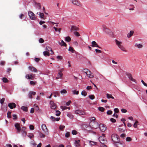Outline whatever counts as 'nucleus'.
Wrapping results in <instances>:
<instances>
[{
	"mask_svg": "<svg viewBox=\"0 0 147 147\" xmlns=\"http://www.w3.org/2000/svg\"><path fill=\"white\" fill-rule=\"evenodd\" d=\"M115 42L116 45H117L119 49H120L122 51L125 52L127 51L125 47L121 45V44H122V42L119 41L116 39H115Z\"/></svg>",
	"mask_w": 147,
	"mask_h": 147,
	"instance_id": "nucleus-1",
	"label": "nucleus"
},
{
	"mask_svg": "<svg viewBox=\"0 0 147 147\" xmlns=\"http://www.w3.org/2000/svg\"><path fill=\"white\" fill-rule=\"evenodd\" d=\"M111 138L112 141L115 143L116 142L119 141L120 138L119 136L116 134H113L111 136Z\"/></svg>",
	"mask_w": 147,
	"mask_h": 147,
	"instance_id": "nucleus-2",
	"label": "nucleus"
},
{
	"mask_svg": "<svg viewBox=\"0 0 147 147\" xmlns=\"http://www.w3.org/2000/svg\"><path fill=\"white\" fill-rule=\"evenodd\" d=\"M104 134H103L102 136H100L98 138V140L100 143L103 144H105L107 143V141L105 139V138L104 136Z\"/></svg>",
	"mask_w": 147,
	"mask_h": 147,
	"instance_id": "nucleus-3",
	"label": "nucleus"
},
{
	"mask_svg": "<svg viewBox=\"0 0 147 147\" xmlns=\"http://www.w3.org/2000/svg\"><path fill=\"white\" fill-rule=\"evenodd\" d=\"M28 15L30 18L31 20H34L36 19L35 15L32 11H28Z\"/></svg>",
	"mask_w": 147,
	"mask_h": 147,
	"instance_id": "nucleus-4",
	"label": "nucleus"
},
{
	"mask_svg": "<svg viewBox=\"0 0 147 147\" xmlns=\"http://www.w3.org/2000/svg\"><path fill=\"white\" fill-rule=\"evenodd\" d=\"M90 125L92 127L95 129L98 128L99 125L98 123L96 121L90 122Z\"/></svg>",
	"mask_w": 147,
	"mask_h": 147,
	"instance_id": "nucleus-5",
	"label": "nucleus"
},
{
	"mask_svg": "<svg viewBox=\"0 0 147 147\" xmlns=\"http://www.w3.org/2000/svg\"><path fill=\"white\" fill-rule=\"evenodd\" d=\"M126 75L130 80L134 82L136 84L137 83L136 80L133 78L132 75L131 74L129 73H126Z\"/></svg>",
	"mask_w": 147,
	"mask_h": 147,
	"instance_id": "nucleus-6",
	"label": "nucleus"
},
{
	"mask_svg": "<svg viewBox=\"0 0 147 147\" xmlns=\"http://www.w3.org/2000/svg\"><path fill=\"white\" fill-rule=\"evenodd\" d=\"M42 130L46 134L48 135L49 134L48 130L45 124H43L42 125Z\"/></svg>",
	"mask_w": 147,
	"mask_h": 147,
	"instance_id": "nucleus-7",
	"label": "nucleus"
},
{
	"mask_svg": "<svg viewBox=\"0 0 147 147\" xmlns=\"http://www.w3.org/2000/svg\"><path fill=\"white\" fill-rule=\"evenodd\" d=\"M98 127L99 128L100 130L102 132L105 131L107 129L106 127L102 124H99Z\"/></svg>",
	"mask_w": 147,
	"mask_h": 147,
	"instance_id": "nucleus-8",
	"label": "nucleus"
},
{
	"mask_svg": "<svg viewBox=\"0 0 147 147\" xmlns=\"http://www.w3.org/2000/svg\"><path fill=\"white\" fill-rule=\"evenodd\" d=\"M50 105L51 108L53 109H55L56 108L55 104L52 100L50 101Z\"/></svg>",
	"mask_w": 147,
	"mask_h": 147,
	"instance_id": "nucleus-9",
	"label": "nucleus"
},
{
	"mask_svg": "<svg viewBox=\"0 0 147 147\" xmlns=\"http://www.w3.org/2000/svg\"><path fill=\"white\" fill-rule=\"evenodd\" d=\"M114 145L117 147H124L123 144V143L118 141V142H116L114 143Z\"/></svg>",
	"mask_w": 147,
	"mask_h": 147,
	"instance_id": "nucleus-10",
	"label": "nucleus"
},
{
	"mask_svg": "<svg viewBox=\"0 0 147 147\" xmlns=\"http://www.w3.org/2000/svg\"><path fill=\"white\" fill-rule=\"evenodd\" d=\"M71 1L74 5L78 6H80L81 5L80 1L78 0H71Z\"/></svg>",
	"mask_w": 147,
	"mask_h": 147,
	"instance_id": "nucleus-11",
	"label": "nucleus"
},
{
	"mask_svg": "<svg viewBox=\"0 0 147 147\" xmlns=\"http://www.w3.org/2000/svg\"><path fill=\"white\" fill-rule=\"evenodd\" d=\"M15 127L16 128L18 131V133H20L21 130L20 124L18 123H16L15 124Z\"/></svg>",
	"mask_w": 147,
	"mask_h": 147,
	"instance_id": "nucleus-12",
	"label": "nucleus"
},
{
	"mask_svg": "<svg viewBox=\"0 0 147 147\" xmlns=\"http://www.w3.org/2000/svg\"><path fill=\"white\" fill-rule=\"evenodd\" d=\"M75 113L76 114H78L80 115L86 114V113L84 112V111H75Z\"/></svg>",
	"mask_w": 147,
	"mask_h": 147,
	"instance_id": "nucleus-13",
	"label": "nucleus"
},
{
	"mask_svg": "<svg viewBox=\"0 0 147 147\" xmlns=\"http://www.w3.org/2000/svg\"><path fill=\"white\" fill-rule=\"evenodd\" d=\"M79 29L76 26H71L70 30L71 32H75L78 31Z\"/></svg>",
	"mask_w": 147,
	"mask_h": 147,
	"instance_id": "nucleus-14",
	"label": "nucleus"
},
{
	"mask_svg": "<svg viewBox=\"0 0 147 147\" xmlns=\"http://www.w3.org/2000/svg\"><path fill=\"white\" fill-rule=\"evenodd\" d=\"M8 106L11 109L16 107V105L14 103H10L8 104Z\"/></svg>",
	"mask_w": 147,
	"mask_h": 147,
	"instance_id": "nucleus-15",
	"label": "nucleus"
},
{
	"mask_svg": "<svg viewBox=\"0 0 147 147\" xmlns=\"http://www.w3.org/2000/svg\"><path fill=\"white\" fill-rule=\"evenodd\" d=\"M29 70H30L31 71H34V72H36L37 71V69L32 66H29L28 67Z\"/></svg>",
	"mask_w": 147,
	"mask_h": 147,
	"instance_id": "nucleus-16",
	"label": "nucleus"
},
{
	"mask_svg": "<svg viewBox=\"0 0 147 147\" xmlns=\"http://www.w3.org/2000/svg\"><path fill=\"white\" fill-rule=\"evenodd\" d=\"M91 46L92 47H97L100 48V47L98 46L96 42L94 41L92 42Z\"/></svg>",
	"mask_w": 147,
	"mask_h": 147,
	"instance_id": "nucleus-17",
	"label": "nucleus"
},
{
	"mask_svg": "<svg viewBox=\"0 0 147 147\" xmlns=\"http://www.w3.org/2000/svg\"><path fill=\"white\" fill-rule=\"evenodd\" d=\"M36 92H34L30 91L28 93V96L29 98L31 99L32 98V95H34L36 94Z\"/></svg>",
	"mask_w": 147,
	"mask_h": 147,
	"instance_id": "nucleus-18",
	"label": "nucleus"
},
{
	"mask_svg": "<svg viewBox=\"0 0 147 147\" xmlns=\"http://www.w3.org/2000/svg\"><path fill=\"white\" fill-rule=\"evenodd\" d=\"M102 28L104 31L107 33H109L110 31L104 25L102 26Z\"/></svg>",
	"mask_w": 147,
	"mask_h": 147,
	"instance_id": "nucleus-19",
	"label": "nucleus"
},
{
	"mask_svg": "<svg viewBox=\"0 0 147 147\" xmlns=\"http://www.w3.org/2000/svg\"><path fill=\"white\" fill-rule=\"evenodd\" d=\"M87 71L86 72H85L86 74H87V76L89 78H92L93 77V75L91 74H88V73H90L91 72L90 71L88 70H87Z\"/></svg>",
	"mask_w": 147,
	"mask_h": 147,
	"instance_id": "nucleus-20",
	"label": "nucleus"
},
{
	"mask_svg": "<svg viewBox=\"0 0 147 147\" xmlns=\"http://www.w3.org/2000/svg\"><path fill=\"white\" fill-rule=\"evenodd\" d=\"M59 44L61 46H66V44L63 41V40H61V42H59Z\"/></svg>",
	"mask_w": 147,
	"mask_h": 147,
	"instance_id": "nucleus-21",
	"label": "nucleus"
},
{
	"mask_svg": "<svg viewBox=\"0 0 147 147\" xmlns=\"http://www.w3.org/2000/svg\"><path fill=\"white\" fill-rule=\"evenodd\" d=\"M62 109V110H66V109H70V108L68 107H67L66 106H61L60 107Z\"/></svg>",
	"mask_w": 147,
	"mask_h": 147,
	"instance_id": "nucleus-22",
	"label": "nucleus"
},
{
	"mask_svg": "<svg viewBox=\"0 0 147 147\" xmlns=\"http://www.w3.org/2000/svg\"><path fill=\"white\" fill-rule=\"evenodd\" d=\"M46 49L47 51H51V54H52L53 53V51L51 48L47 46L46 47Z\"/></svg>",
	"mask_w": 147,
	"mask_h": 147,
	"instance_id": "nucleus-23",
	"label": "nucleus"
},
{
	"mask_svg": "<svg viewBox=\"0 0 147 147\" xmlns=\"http://www.w3.org/2000/svg\"><path fill=\"white\" fill-rule=\"evenodd\" d=\"M135 46L139 49L143 47L142 45L140 44L136 43L135 44Z\"/></svg>",
	"mask_w": 147,
	"mask_h": 147,
	"instance_id": "nucleus-24",
	"label": "nucleus"
},
{
	"mask_svg": "<svg viewBox=\"0 0 147 147\" xmlns=\"http://www.w3.org/2000/svg\"><path fill=\"white\" fill-rule=\"evenodd\" d=\"M134 33V31H130L129 33H128L127 35V37L128 38L130 37L131 36L133 35Z\"/></svg>",
	"mask_w": 147,
	"mask_h": 147,
	"instance_id": "nucleus-25",
	"label": "nucleus"
},
{
	"mask_svg": "<svg viewBox=\"0 0 147 147\" xmlns=\"http://www.w3.org/2000/svg\"><path fill=\"white\" fill-rule=\"evenodd\" d=\"M26 77L28 79H31L32 78V76L31 75L27 74L26 75Z\"/></svg>",
	"mask_w": 147,
	"mask_h": 147,
	"instance_id": "nucleus-26",
	"label": "nucleus"
},
{
	"mask_svg": "<svg viewBox=\"0 0 147 147\" xmlns=\"http://www.w3.org/2000/svg\"><path fill=\"white\" fill-rule=\"evenodd\" d=\"M51 119H52L53 121H55V119L56 121H58L59 120L60 118L59 117V118H56L55 119V118L54 117H53L51 116Z\"/></svg>",
	"mask_w": 147,
	"mask_h": 147,
	"instance_id": "nucleus-27",
	"label": "nucleus"
},
{
	"mask_svg": "<svg viewBox=\"0 0 147 147\" xmlns=\"http://www.w3.org/2000/svg\"><path fill=\"white\" fill-rule=\"evenodd\" d=\"M63 76L62 74H61L60 73H58L57 76L56 77V79H59L61 78Z\"/></svg>",
	"mask_w": 147,
	"mask_h": 147,
	"instance_id": "nucleus-28",
	"label": "nucleus"
},
{
	"mask_svg": "<svg viewBox=\"0 0 147 147\" xmlns=\"http://www.w3.org/2000/svg\"><path fill=\"white\" fill-rule=\"evenodd\" d=\"M43 54L45 56H49L50 55L49 53L47 51H45L43 52Z\"/></svg>",
	"mask_w": 147,
	"mask_h": 147,
	"instance_id": "nucleus-29",
	"label": "nucleus"
},
{
	"mask_svg": "<svg viewBox=\"0 0 147 147\" xmlns=\"http://www.w3.org/2000/svg\"><path fill=\"white\" fill-rule=\"evenodd\" d=\"M80 141L79 140L75 141V144L76 146L78 147L80 146Z\"/></svg>",
	"mask_w": 147,
	"mask_h": 147,
	"instance_id": "nucleus-30",
	"label": "nucleus"
},
{
	"mask_svg": "<svg viewBox=\"0 0 147 147\" xmlns=\"http://www.w3.org/2000/svg\"><path fill=\"white\" fill-rule=\"evenodd\" d=\"M106 95L107 98L108 99L110 98H111L112 99L114 98V97L111 94H109L107 93Z\"/></svg>",
	"mask_w": 147,
	"mask_h": 147,
	"instance_id": "nucleus-31",
	"label": "nucleus"
},
{
	"mask_svg": "<svg viewBox=\"0 0 147 147\" xmlns=\"http://www.w3.org/2000/svg\"><path fill=\"white\" fill-rule=\"evenodd\" d=\"M81 94L82 95L85 96L87 95V92L85 90H83L81 92Z\"/></svg>",
	"mask_w": 147,
	"mask_h": 147,
	"instance_id": "nucleus-32",
	"label": "nucleus"
},
{
	"mask_svg": "<svg viewBox=\"0 0 147 147\" xmlns=\"http://www.w3.org/2000/svg\"><path fill=\"white\" fill-rule=\"evenodd\" d=\"M74 34L75 36L77 37H78L80 36L79 33L77 31L74 32Z\"/></svg>",
	"mask_w": 147,
	"mask_h": 147,
	"instance_id": "nucleus-33",
	"label": "nucleus"
},
{
	"mask_svg": "<svg viewBox=\"0 0 147 147\" xmlns=\"http://www.w3.org/2000/svg\"><path fill=\"white\" fill-rule=\"evenodd\" d=\"M71 40V38L69 36L66 37L65 38V41H66L69 42Z\"/></svg>",
	"mask_w": 147,
	"mask_h": 147,
	"instance_id": "nucleus-34",
	"label": "nucleus"
},
{
	"mask_svg": "<svg viewBox=\"0 0 147 147\" xmlns=\"http://www.w3.org/2000/svg\"><path fill=\"white\" fill-rule=\"evenodd\" d=\"M39 135L40 138H45V135L44 134L41 132L39 133Z\"/></svg>",
	"mask_w": 147,
	"mask_h": 147,
	"instance_id": "nucleus-35",
	"label": "nucleus"
},
{
	"mask_svg": "<svg viewBox=\"0 0 147 147\" xmlns=\"http://www.w3.org/2000/svg\"><path fill=\"white\" fill-rule=\"evenodd\" d=\"M65 127V126L64 125H61L59 126V128L61 130H63Z\"/></svg>",
	"mask_w": 147,
	"mask_h": 147,
	"instance_id": "nucleus-36",
	"label": "nucleus"
},
{
	"mask_svg": "<svg viewBox=\"0 0 147 147\" xmlns=\"http://www.w3.org/2000/svg\"><path fill=\"white\" fill-rule=\"evenodd\" d=\"M34 109H35V110H38L39 109V108H38V106L36 104L34 105Z\"/></svg>",
	"mask_w": 147,
	"mask_h": 147,
	"instance_id": "nucleus-37",
	"label": "nucleus"
},
{
	"mask_svg": "<svg viewBox=\"0 0 147 147\" xmlns=\"http://www.w3.org/2000/svg\"><path fill=\"white\" fill-rule=\"evenodd\" d=\"M90 144L91 145H94L96 144V142L94 141H90Z\"/></svg>",
	"mask_w": 147,
	"mask_h": 147,
	"instance_id": "nucleus-38",
	"label": "nucleus"
},
{
	"mask_svg": "<svg viewBox=\"0 0 147 147\" xmlns=\"http://www.w3.org/2000/svg\"><path fill=\"white\" fill-rule=\"evenodd\" d=\"M89 119L90 121V122H92L93 121H94L96 119V118L94 117H91L89 118Z\"/></svg>",
	"mask_w": 147,
	"mask_h": 147,
	"instance_id": "nucleus-39",
	"label": "nucleus"
},
{
	"mask_svg": "<svg viewBox=\"0 0 147 147\" xmlns=\"http://www.w3.org/2000/svg\"><path fill=\"white\" fill-rule=\"evenodd\" d=\"M72 92H73V94H77L78 95L79 94V91H77L76 90H74V91H72Z\"/></svg>",
	"mask_w": 147,
	"mask_h": 147,
	"instance_id": "nucleus-40",
	"label": "nucleus"
},
{
	"mask_svg": "<svg viewBox=\"0 0 147 147\" xmlns=\"http://www.w3.org/2000/svg\"><path fill=\"white\" fill-rule=\"evenodd\" d=\"M119 111H115V113L113 115V116H115L116 118H117L118 117V115L117 114H115V113H118L119 112Z\"/></svg>",
	"mask_w": 147,
	"mask_h": 147,
	"instance_id": "nucleus-41",
	"label": "nucleus"
},
{
	"mask_svg": "<svg viewBox=\"0 0 147 147\" xmlns=\"http://www.w3.org/2000/svg\"><path fill=\"white\" fill-rule=\"evenodd\" d=\"M55 111V115L57 116H59L61 114V112L60 111Z\"/></svg>",
	"mask_w": 147,
	"mask_h": 147,
	"instance_id": "nucleus-42",
	"label": "nucleus"
},
{
	"mask_svg": "<svg viewBox=\"0 0 147 147\" xmlns=\"http://www.w3.org/2000/svg\"><path fill=\"white\" fill-rule=\"evenodd\" d=\"M131 138L129 137H127L126 139V141L127 142H130L131 141Z\"/></svg>",
	"mask_w": 147,
	"mask_h": 147,
	"instance_id": "nucleus-43",
	"label": "nucleus"
},
{
	"mask_svg": "<svg viewBox=\"0 0 147 147\" xmlns=\"http://www.w3.org/2000/svg\"><path fill=\"white\" fill-rule=\"evenodd\" d=\"M69 51H70L72 53H74V50L71 47H70L68 49Z\"/></svg>",
	"mask_w": 147,
	"mask_h": 147,
	"instance_id": "nucleus-44",
	"label": "nucleus"
},
{
	"mask_svg": "<svg viewBox=\"0 0 147 147\" xmlns=\"http://www.w3.org/2000/svg\"><path fill=\"white\" fill-rule=\"evenodd\" d=\"M67 115L71 119L73 118V115L71 114H67Z\"/></svg>",
	"mask_w": 147,
	"mask_h": 147,
	"instance_id": "nucleus-45",
	"label": "nucleus"
},
{
	"mask_svg": "<svg viewBox=\"0 0 147 147\" xmlns=\"http://www.w3.org/2000/svg\"><path fill=\"white\" fill-rule=\"evenodd\" d=\"M21 109L22 110H27L28 108L27 107L23 106L21 107Z\"/></svg>",
	"mask_w": 147,
	"mask_h": 147,
	"instance_id": "nucleus-46",
	"label": "nucleus"
},
{
	"mask_svg": "<svg viewBox=\"0 0 147 147\" xmlns=\"http://www.w3.org/2000/svg\"><path fill=\"white\" fill-rule=\"evenodd\" d=\"M3 81V82L6 83L8 82V80L5 78H3L2 79Z\"/></svg>",
	"mask_w": 147,
	"mask_h": 147,
	"instance_id": "nucleus-47",
	"label": "nucleus"
},
{
	"mask_svg": "<svg viewBox=\"0 0 147 147\" xmlns=\"http://www.w3.org/2000/svg\"><path fill=\"white\" fill-rule=\"evenodd\" d=\"M61 94H66L67 93V91L65 89H63L61 91Z\"/></svg>",
	"mask_w": 147,
	"mask_h": 147,
	"instance_id": "nucleus-48",
	"label": "nucleus"
},
{
	"mask_svg": "<svg viewBox=\"0 0 147 147\" xmlns=\"http://www.w3.org/2000/svg\"><path fill=\"white\" fill-rule=\"evenodd\" d=\"M70 136V133L69 132H67L65 134V137L68 138Z\"/></svg>",
	"mask_w": 147,
	"mask_h": 147,
	"instance_id": "nucleus-49",
	"label": "nucleus"
},
{
	"mask_svg": "<svg viewBox=\"0 0 147 147\" xmlns=\"http://www.w3.org/2000/svg\"><path fill=\"white\" fill-rule=\"evenodd\" d=\"M11 112L9 111L7 113V117L8 118H10L11 117Z\"/></svg>",
	"mask_w": 147,
	"mask_h": 147,
	"instance_id": "nucleus-50",
	"label": "nucleus"
},
{
	"mask_svg": "<svg viewBox=\"0 0 147 147\" xmlns=\"http://www.w3.org/2000/svg\"><path fill=\"white\" fill-rule=\"evenodd\" d=\"M22 132L23 136L24 137L26 136L27 134V133L25 131H22Z\"/></svg>",
	"mask_w": 147,
	"mask_h": 147,
	"instance_id": "nucleus-51",
	"label": "nucleus"
},
{
	"mask_svg": "<svg viewBox=\"0 0 147 147\" xmlns=\"http://www.w3.org/2000/svg\"><path fill=\"white\" fill-rule=\"evenodd\" d=\"M71 133L73 135H76L77 134V131L75 130H73L72 131Z\"/></svg>",
	"mask_w": 147,
	"mask_h": 147,
	"instance_id": "nucleus-52",
	"label": "nucleus"
},
{
	"mask_svg": "<svg viewBox=\"0 0 147 147\" xmlns=\"http://www.w3.org/2000/svg\"><path fill=\"white\" fill-rule=\"evenodd\" d=\"M39 16L41 18H43L44 17V14L42 13H40Z\"/></svg>",
	"mask_w": 147,
	"mask_h": 147,
	"instance_id": "nucleus-53",
	"label": "nucleus"
},
{
	"mask_svg": "<svg viewBox=\"0 0 147 147\" xmlns=\"http://www.w3.org/2000/svg\"><path fill=\"white\" fill-rule=\"evenodd\" d=\"M89 97L91 100H93L94 98V96L92 95H89Z\"/></svg>",
	"mask_w": 147,
	"mask_h": 147,
	"instance_id": "nucleus-54",
	"label": "nucleus"
},
{
	"mask_svg": "<svg viewBox=\"0 0 147 147\" xmlns=\"http://www.w3.org/2000/svg\"><path fill=\"white\" fill-rule=\"evenodd\" d=\"M71 102V100H69V101L65 102V105L67 106H69L70 105Z\"/></svg>",
	"mask_w": 147,
	"mask_h": 147,
	"instance_id": "nucleus-55",
	"label": "nucleus"
},
{
	"mask_svg": "<svg viewBox=\"0 0 147 147\" xmlns=\"http://www.w3.org/2000/svg\"><path fill=\"white\" fill-rule=\"evenodd\" d=\"M39 42L40 43H42L44 42V40L42 38H40L39 39Z\"/></svg>",
	"mask_w": 147,
	"mask_h": 147,
	"instance_id": "nucleus-56",
	"label": "nucleus"
},
{
	"mask_svg": "<svg viewBox=\"0 0 147 147\" xmlns=\"http://www.w3.org/2000/svg\"><path fill=\"white\" fill-rule=\"evenodd\" d=\"M5 100V99L4 98H2L1 99L0 101V102L1 104H2L4 102Z\"/></svg>",
	"mask_w": 147,
	"mask_h": 147,
	"instance_id": "nucleus-57",
	"label": "nucleus"
},
{
	"mask_svg": "<svg viewBox=\"0 0 147 147\" xmlns=\"http://www.w3.org/2000/svg\"><path fill=\"white\" fill-rule=\"evenodd\" d=\"M30 129L31 130H33L34 129V127L32 125H30Z\"/></svg>",
	"mask_w": 147,
	"mask_h": 147,
	"instance_id": "nucleus-58",
	"label": "nucleus"
},
{
	"mask_svg": "<svg viewBox=\"0 0 147 147\" xmlns=\"http://www.w3.org/2000/svg\"><path fill=\"white\" fill-rule=\"evenodd\" d=\"M110 121L112 123H115L116 122V120L113 118H111L110 119Z\"/></svg>",
	"mask_w": 147,
	"mask_h": 147,
	"instance_id": "nucleus-59",
	"label": "nucleus"
},
{
	"mask_svg": "<svg viewBox=\"0 0 147 147\" xmlns=\"http://www.w3.org/2000/svg\"><path fill=\"white\" fill-rule=\"evenodd\" d=\"M141 82L143 84L144 86L146 87H147V84H146V83L144 82L143 80H142Z\"/></svg>",
	"mask_w": 147,
	"mask_h": 147,
	"instance_id": "nucleus-60",
	"label": "nucleus"
},
{
	"mask_svg": "<svg viewBox=\"0 0 147 147\" xmlns=\"http://www.w3.org/2000/svg\"><path fill=\"white\" fill-rule=\"evenodd\" d=\"M107 113L108 115H111L112 113V111H107Z\"/></svg>",
	"mask_w": 147,
	"mask_h": 147,
	"instance_id": "nucleus-61",
	"label": "nucleus"
},
{
	"mask_svg": "<svg viewBox=\"0 0 147 147\" xmlns=\"http://www.w3.org/2000/svg\"><path fill=\"white\" fill-rule=\"evenodd\" d=\"M98 110H104L105 109L103 107H99L98 108Z\"/></svg>",
	"mask_w": 147,
	"mask_h": 147,
	"instance_id": "nucleus-62",
	"label": "nucleus"
},
{
	"mask_svg": "<svg viewBox=\"0 0 147 147\" xmlns=\"http://www.w3.org/2000/svg\"><path fill=\"white\" fill-rule=\"evenodd\" d=\"M40 59L38 58H35L34 59L35 61L36 62H38L40 61Z\"/></svg>",
	"mask_w": 147,
	"mask_h": 147,
	"instance_id": "nucleus-63",
	"label": "nucleus"
},
{
	"mask_svg": "<svg viewBox=\"0 0 147 147\" xmlns=\"http://www.w3.org/2000/svg\"><path fill=\"white\" fill-rule=\"evenodd\" d=\"M120 137L121 138H124L125 137V134H122L121 135Z\"/></svg>",
	"mask_w": 147,
	"mask_h": 147,
	"instance_id": "nucleus-64",
	"label": "nucleus"
}]
</instances>
